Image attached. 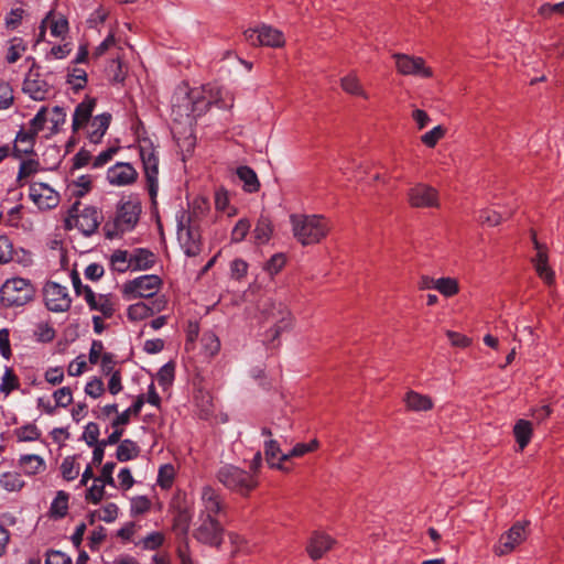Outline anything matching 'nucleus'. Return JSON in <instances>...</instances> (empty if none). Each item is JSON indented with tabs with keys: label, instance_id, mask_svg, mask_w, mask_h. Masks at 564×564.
Here are the masks:
<instances>
[{
	"label": "nucleus",
	"instance_id": "obj_47",
	"mask_svg": "<svg viewBox=\"0 0 564 564\" xmlns=\"http://www.w3.org/2000/svg\"><path fill=\"white\" fill-rule=\"evenodd\" d=\"M19 379L11 368H6L4 373L1 378L0 392L6 397L9 395L13 390L18 389Z\"/></svg>",
	"mask_w": 564,
	"mask_h": 564
},
{
	"label": "nucleus",
	"instance_id": "obj_31",
	"mask_svg": "<svg viewBox=\"0 0 564 564\" xmlns=\"http://www.w3.org/2000/svg\"><path fill=\"white\" fill-rule=\"evenodd\" d=\"M264 455H265V460L271 468H276L280 470H284V471L289 470L283 465V463L285 460H279V457L283 454L281 453L280 446L276 441L269 440L268 442H265Z\"/></svg>",
	"mask_w": 564,
	"mask_h": 564
},
{
	"label": "nucleus",
	"instance_id": "obj_63",
	"mask_svg": "<svg viewBox=\"0 0 564 564\" xmlns=\"http://www.w3.org/2000/svg\"><path fill=\"white\" fill-rule=\"evenodd\" d=\"M99 437V427L96 423L90 422L85 426L83 433V440L87 443L88 446L97 445Z\"/></svg>",
	"mask_w": 564,
	"mask_h": 564
},
{
	"label": "nucleus",
	"instance_id": "obj_10",
	"mask_svg": "<svg viewBox=\"0 0 564 564\" xmlns=\"http://www.w3.org/2000/svg\"><path fill=\"white\" fill-rule=\"evenodd\" d=\"M226 502L218 489L209 484L200 487L198 491V514L218 518L225 511Z\"/></svg>",
	"mask_w": 564,
	"mask_h": 564
},
{
	"label": "nucleus",
	"instance_id": "obj_45",
	"mask_svg": "<svg viewBox=\"0 0 564 564\" xmlns=\"http://www.w3.org/2000/svg\"><path fill=\"white\" fill-rule=\"evenodd\" d=\"M175 478V468L171 464H165L160 467L158 473L156 484L162 489H170Z\"/></svg>",
	"mask_w": 564,
	"mask_h": 564
},
{
	"label": "nucleus",
	"instance_id": "obj_30",
	"mask_svg": "<svg viewBox=\"0 0 564 564\" xmlns=\"http://www.w3.org/2000/svg\"><path fill=\"white\" fill-rule=\"evenodd\" d=\"M532 432L533 429L530 421L520 419L516 422L513 426V435L521 451L530 443Z\"/></svg>",
	"mask_w": 564,
	"mask_h": 564
},
{
	"label": "nucleus",
	"instance_id": "obj_11",
	"mask_svg": "<svg viewBox=\"0 0 564 564\" xmlns=\"http://www.w3.org/2000/svg\"><path fill=\"white\" fill-rule=\"evenodd\" d=\"M43 297L46 308L53 313H65L72 306V297L67 288L53 281L45 283Z\"/></svg>",
	"mask_w": 564,
	"mask_h": 564
},
{
	"label": "nucleus",
	"instance_id": "obj_48",
	"mask_svg": "<svg viewBox=\"0 0 564 564\" xmlns=\"http://www.w3.org/2000/svg\"><path fill=\"white\" fill-rule=\"evenodd\" d=\"M286 257L284 253L273 254L263 265V270L270 275H276L285 265Z\"/></svg>",
	"mask_w": 564,
	"mask_h": 564
},
{
	"label": "nucleus",
	"instance_id": "obj_26",
	"mask_svg": "<svg viewBox=\"0 0 564 564\" xmlns=\"http://www.w3.org/2000/svg\"><path fill=\"white\" fill-rule=\"evenodd\" d=\"M341 89L352 96L368 99V94L364 89V86L356 72H350L340 78Z\"/></svg>",
	"mask_w": 564,
	"mask_h": 564
},
{
	"label": "nucleus",
	"instance_id": "obj_43",
	"mask_svg": "<svg viewBox=\"0 0 564 564\" xmlns=\"http://www.w3.org/2000/svg\"><path fill=\"white\" fill-rule=\"evenodd\" d=\"M66 121V111L64 108L59 106H55L51 109H48L47 115V122L51 123V132L56 133L58 132L59 128L65 123Z\"/></svg>",
	"mask_w": 564,
	"mask_h": 564
},
{
	"label": "nucleus",
	"instance_id": "obj_35",
	"mask_svg": "<svg viewBox=\"0 0 564 564\" xmlns=\"http://www.w3.org/2000/svg\"><path fill=\"white\" fill-rule=\"evenodd\" d=\"M237 176L243 183V189L249 193H254L259 189V181L256 172L248 166H240L237 169Z\"/></svg>",
	"mask_w": 564,
	"mask_h": 564
},
{
	"label": "nucleus",
	"instance_id": "obj_3",
	"mask_svg": "<svg viewBox=\"0 0 564 564\" xmlns=\"http://www.w3.org/2000/svg\"><path fill=\"white\" fill-rule=\"evenodd\" d=\"M294 238L302 246L319 243L330 231V223L322 215L293 214L290 216Z\"/></svg>",
	"mask_w": 564,
	"mask_h": 564
},
{
	"label": "nucleus",
	"instance_id": "obj_20",
	"mask_svg": "<svg viewBox=\"0 0 564 564\" xmlns=\"http://www.w3.org/2000/svg\"><path fill=\"white\" fill-rule=\"evenodd\" d=\"M335 544V540L328 534L315 532L312 534L306 546L311 558L318 560L328 552Z\"/></svg>",
	"mask_w": 564,
	"mask_h": 564
},
{
	"label": "nucleus",
	"instance_id": "obj_25",
	"mask_svg": "<svg viewBox=\"0 0 564 564\" xmlns=\"http://www.w3.org/2000/svg\"><path fill=\"white\" fill-rule=\"evenodd\" d=\"M434 289L437 290L441 294L446 297L453 296L458 293V283L455 279L452 278H441V279H429L425 276V290Z\"/></svg>",
	"mask_w": 564,
	"mask_h": 564
},
{
	"label": "nucleus",
	"instance_id": "obj_32",
	"mask_svg": "<svg viewBox=\"0 0 564 564\" xmlns=\"http://www.w3.org/2000/svg\"><path fill=\"white\" fill-rule=\"evenodd\" d=\"M132 270H148L153 267L155 256L147 249H137L130 254Z\"/></svg>",
	"mask_w": 564,
	"mask_h": 564
},
{
	"label": "nucleus",
	"instance_id": "obj_13",
	"mask_svg": "<svg viewBox=\"0 0 564 564\" xmlns=\"http://www.w3.org/2000/svg\"><path fill=\"white\" fill-rule=\"evenodd\" d=\"M140 156L143 163L150 195L154 197L158 192L159 158L151 144L140 147Z\"/></svg>",
	"mask_w": 564,
	"mask_h": 564
},
{
	"label": "nucleus",
	"instance_id": "obj_49",
	"mask_svg": "<svg viewBox=\"0 0 564 564\" xmlns=\"http://www.w3.org/2000/svg\"><path fill=\"white\" fill-rule=\"evenodd\" d=\"M91 187V177L89 175H82L73 181L68 188L76 197H82L89 192Z\"/></svg>",
	"mask_w": 564,
	"mask_h": 564
},
{
	"label": "nucleus",
	"instance_id": "obj_6",
	"mask_svg": "<svg viewBox=\"0 0 564 564\" xmlns=\"http://www.w3.org/2000/svg\"><path fill=\"white\" fill-rule=\"evenodd\" d=\"M217 480L228 490L249 495L258 486L257 478L242 468L227 464L221 466L216 473Z\"/></svg>",
	"mask_w": 564,
	"mask_h": 564
},
{
	"label": "nucleus",
	"instance_id": "obj_64",
	"mask_svg": "<svg viewBox=\"0 0 564 564\" xmlns=\"http://www.w3.org/2000/svg\"><path fill=\"white\" fill-rule=\"evenodd\" d=\"M45 564H73L72 558L64 552L51 551L46 555Z\"/></svg>",
	"mask_w": 564,
	"mask_h": 564
},
{
	"label": "nucleus",
	"instance_id": "obj_33",
	"mask_svg": "<svg viewBox=\"0 0 564 564\" xmlns=\"http://www.w3.org/2000/svg\"><path fill=\"white\" fill-rule=\"evenodd\" d=\"M43 24H48L51 34L55 37H63L68 32V21L65 17H56L50 11L43 19Z\"/></svg>",
	"mask_w": 564,
	"mask_h": 564
},
{
	"label": "nucleus",
	"instance_id": "obj_58",
	"mask_svg": "<svg viewBox=\"0 0 564 564\" xmlns=\"http://www.w3.org/2000/svg\"><path fill=\"white\" fill-rule=\"evenodd\" d=\"M248 272V263L242 259H235L230 263V275L232 279L240 281Z\"/></svg>",
	"mask_w": 564,
	"mask_h": 564
},
{
	"label": "nucleus",
	"instance_id": "obj_34",
	"mask_svg": "<svg viewBox=\"0 0 564 564\" xmlns=\"http://www.w3.org/2000/svg\"><path fill=\"white\" fill-rule=\"evenodd\" d=\"M23 90L33 100L42 101L46 98L48 89L47 85L43 80L28 79L24 82Z\"/></svg>",
	"mask_w": 564,
	"mask_h": 564
},
{
	"label": "nucleus",
	"instance_id": "obj_52",
	"mask_svg": "<svg viewBox=\"0 0 564 564\" xmlns=\"http://www.w3.org/2000/svg\"><path fill=\"white\" fill-rule=\"evenodd\" d=\"M119 508L116 503L109 502L96 511V514L99 520L111 523L118 518Z\"/></svg>",
	"mask_w": 564,
	"mask_h": 564
},
{
	"label": "nucleus",
	"instance_id": "obj_40",
	"mask_svg": "<svg viewBox=\"0 0 564 564\" xmlns=\"http://www.w3.org/2000/svg\"><path fill=\"white\" fill-rule=\"evenodd\" d=\"M68 510V495L65 491H58L56 497L51 503L50 513L55 519H61L66 516Z\"/></svg>",
	"mask_w": 564,
	"mask_h": 564
},
{
	"label": "nucleus",
	"instance_id": "obj_38",
	"mask_svg": "<svg viewBox=\"0 0 564 564\" xmlns=\"http://www.w3.org/2000/svg\"><path fill=\"white\" fill-rule=\"evenodd\" d=\"M24 485V480L17 471H8L0 477V486L9 492L20 491Z\"/></svg>",
	"mask_w": 564,
	"mask_h": 564
},
{
	"label": "nucleus",
	"instance_id": "obj_12",
	"mask_svg": "<svg viewBox=\"0 0 564 564\" xmlns=\"http://www.w3.org/2000/svg\"><path fill=\"white\" fill-rule=\"evenodd\" d=\"M141 204L137 198L121 200L118 205L116 227L120 231L131 230L139 221Z\"/></svg>",
	"mask_w": 564,
	"mask_h": 564
},
{
	"label": "nucleus",
	"instance_id": "obj_41",
	"mask_svg": "<svg viewBox=\"0 0 564 564\" xmlns=\"http://www.w3.org/2000/svg\"><path fill=\"white\" fill-rule=\"evenodd\" d=\"M319 446L317 440H312L310 443H297L290 453L283 454L279 457V460H289L291 457H301L307 453L314 452Z\"/></svg>",
	"mask_w": 564,
	"mask_h": 564
},
{
	"label": "nucleus",
	"instance_id": "obj_37",
	"mask_svg": "<svg viewBox=\"0 0 564 564\" xmlns=\"http://www.w3.org/2000/svg\"><path fill=\"white\" fill-rule=\"evenodd\" d=\"M215 208L217 212L224 213L228 217H232L237 214L236 207L230 205L228 191L223 187L215 192Z\"/></svg>",
	"mask_w": 564,
	"mask_h": 564
},
{
	"label": "nucleus",
	"instance_id": "obj_17",
	"mask_svg": "<svg viewBox=\"0 0 564 564\" xmlns=\"http://www.w3.org/2000/svg\"><path fill=\"white\" fill-rule=\"evenodd\" d=\"M527 538L525 524L521 522L514 523L499 540L495 551L497 555H506L514 550L517 545Z\"/></svg>",
	"mask_w": 564,
	"mask_h": 564
},
{
	"label": "nucleus",
	"instance_id": "obj_60",
	"mask_svg": "<svg viewBox=\"0 0 564 564\" xmlns=\"http://www.w3.org/2000/svg\"><path fill=\"white\" fill-rule=\"evenodd\" d=\"M13 257V246L10 239L1 235L0 236V263H8Z\"/></svg>",
	"mask_w": 564,
	"mask_h": 564
},
{
	"label": "nucleus",
	"instance_id": "obj_18",
	"mask_svg": "<svg viewBox=\"0 0 564 564\" xmlns=\"http://www.w3.org/2000/svg\"><path fill=\"white\" fill-rule=\"evenodd\" d=\"M84 300L90 310L99 312L105 318L111 317L115 313V302L108 294H96L90 288H85Z\"/></svg>",
	"mask_w": 564,
	"mask_h": 564
},
{
	"label": "nucleus",
	"instance_id": "obj_55",
	"mask_svg": "<svg viewBox=\"0 0 564 564\" xmlns=\"http://www.w3.org/2000/svg\"><path fill=\"white\" fill-rule=\"evenodd\" d=\"M48 108L43 106L39 109L37 113L30 121V130L33 133H39L44 129L45 123L47 122Z\"/></svg>",
	"mask_w": 564,
	"mask_h": 564
},
{
	"label": "nucleus",
	"instance_id": "obj_4",
	"mask_svg": "<svg viewBox=\"0 0 564 564\" xmlns=\"http://www.w3.org/2000/svg\"><path fill=\"white\" fill-rule=\"evenodd\" d=\"M33 282L21 276L7 279L0 288V301L6 307H21L35 299Z\"/></svg>",
	"mask_w": 564,
	"mask_h": 564
},
{
	"label": "nucleus",
	"instance_id": "obj_1",
	"mask_svg": "<svg viewBox=\"0 0 564 564\" xmlns=\"http://www.w3.org/2000/svg\"><path fill=\"white\" fill-rule=\"evenodd\" d=\"M212 105L227 106L223 104V90L217 85L208 84L193 89L181 86L173 96L172 116L175 121L191 124Z\"/></svg>",
	"mask_w": 564,
	"mask_h": 564
},
{
	"label": "nucleus",
	"instance_id": "obj_8",
	"mask_svg": "<svg viewBox=\"0 0 564 564\" xmlns=\"http://www.w3.org/2000/svg\"><path fill=\"white\" fill-rule=\"evenodd\" d=\"M194 536L204 544L218 547L223 542L224 528L218 518L198 514Z\"/></svg>",
	"mask_w": 564,
	"mask_h": 564
},
{
	"label": "nucleus",
	"instance_id": "obj_50",
	"mask_svg": "<svg viewBox=\"0 0 564 564\" xmlns=\"http://www.w3.org/2000/svg\"><path fill=\"white\" fill-rule=\"evenodd\" d=\"M105 486L106 484L94 478L93 485L87 489L85 499L94 505L99 503L105 496Z\"/></svg>",
	"mask_w": 564,
	"mask_h": 564
},
{
	"label": "nucleus",
	"instance_id": "obj_54",
	"mask_svg": "<svg viewBox=\"0 0 564 564\" xmlns=\"http://www.w3.org/2000/svg\"><path fill=\"white\" fill-rule=\"evenodd\" d=\"M53 398L55 406L66 408L73 402L72 389L69 387L59 388L53 392Z\"/></svg>",
	"mask_w": 564,
	"mask_h": 564
},
{
	"label": "nucleus",
	"instance_id": "obj_29",
	"mask_svg": "<svg viewBox=\"0 0 564 564\" xmlns=\"http://www.w3.org/2000/svg\"><path fill=\"white\" fill-rule=\"evenodd\" d=\"M209 212V202L203 196L195 197L189 204L187 212H182L180 215H188L192 223L198 224L199 220Z\"/></svg>",
	"mask_w": 564,
	"mask_h": 564
},
{
	"label": "nucleus",
	"instance_id": "obj_42",
	"mask_svg": "<svg viewBox=\"0 0 564 564\" xmlns=\"http://www.w3.org/2000/svg\"><path fill=\"white\" fill-rule=\"evenodd\" d=\"M26 51L25 42L20 37H13L9 41L6 59L8 63H15Z\"/></svg>",
	"mask_w": 564,
	"mask_h": 564
},
{
	"label": "nucleus",
	"instance_id": "obj_14",
	"mask_svg": "<svg viewBox=\"0 0 564 564\" xmlns=\"http://www.w3.org/2000/svg\"><path fill=\"white\" fill-rule=\"evenodd\" d=\"M161 279L155 274L139 276L124 285V293L133 297H151L160 289Z\"/></svg>",
	"mask_w": 564,
	"mask_h": 564
},
{
	"label": "nucleus",
	"instance_id": "obj_51",
	"mask_svg": "<svg viewBox=\"0 0 564 564\" xmlns=\"http://www.w3.org/2000/svg\"><path fill=\"white\" fill-rule=\"evenodd\" d=\"M151 501L147 496H135L130 499V512L132 516H140L148 512Z\"/></svg>",
	"mask_w": 564,
	"mask_h": 564
},
{
	"label": "nucleus",
	"instance_id": "obj_15",
	"mask_svg": "<svg viewBox=\"0 0 564 564\" xmlns=\"http://www.w3.org/2000/svg\"><path fill=\"white\" fill-rule=\"evenodd\" d=\"M138 178V172L128 162H117L107 170V181L112 186H129Z\"/></svg>",
	"mask_w": 564,
	"mask_h": 564
},
{
	"label": "nucleus",
	"instance_id": "obj_23",
	"mask_svg": "<svg viewBox=\"0 0 564 564\" xmlns=\"http://www.w3.org/2000/svg\"><path fill=\"white\" fill-rule=\"evenodd\" d=\"M19 467L28 476H34L45 471L46 463L44 458L35 454L21 455L19 458Z\"/></svg>",
	"mask_w": 564,
	"mask_h": 564
},
{
	"label": "nucleus",
	"instance_id": "obj_61",
	"mask_svg": "<svg viewBox=\"0 0 564 564\" xmlns=\"http://www.w3.org/2000/svg\"><path fill=\"white\" fill-rule=\"evenodd\" d=\"M104 392V382L99 378H93L85 386V393L94 399L101 397Z\"/></svg>",
	"mask_w": 564,
	"mask_h": 564
},
{
	"label": "nucleus",
	"instance_id": "obj_19",
	"mask_svg": "<svg viewBox=\"0 0 564 564\" xmlns=\"http://www.w3.org/2000/svg\"><path fill=\"white\" fill-rule=\"evenodd\" d=\"M533 243L536 250V254L532 259L535 271L545 283L552 284L554 281V272L547 264L549 257L546 247L538 241L535 235H533Z\"/></svg>",
	"mask_w": 564,
	"mask_h": 564
},
{
	"label": "nucleus",
	"instance_id": "obj_16",
	"mask_svg": "<svg viewBox=\"0 0 564 564\" xmlns=\"http://www.w3.org/2000/svg\"><path fill=\"white\" fill-rule=\"evenodd\" d=\"M29 196L40 209H52L59 202L58 193L45 183H33Z\"/></svg>",
	"mask_w": 564,
	"mask_h": 564
},
{
	"label": "nucleus",
	"instance_id": "obj_21",
	"mask_svg": "<svg viewBox=\"0 0 564 564\" xmlns=\"http://www.w3.org/2000/svg\"><path fill=\"white\" fill-rule=\"evenodd\" d=\"M164 304V301L155 303L154 306H150L145 302L131 304L127 310L128 318L133 322L145 319L152 316L155 312L161 311Z\"/></svg>",
	"mask_w": 564,
	"mask_h": 564
},
{
	"label": "nucleus",
	"instance_id": "obj_53",
	"mask_svg": "<svg viewBox=\"0 0 564 564\" xmlns=\"http://www.w3.org/2000/svg\"><path fill=\"white\" fill-rule=\"evenodd\" d=\"M249 230L250 221L247 218L239 219L231 231V241L241 242L247 237Z\"/></svg>",
	"mask_w": 564,
	"mask_h": 564
},
{
	"label": "nucleus",
	"instance_id": "obj_59",
	"mask_svg": "<svg viewBox=\"0 0 564 564\" xmlns=\"http://www.w3.org/2000/svg\"><path fill=\"white\" fill-rule=\"evenodd\" d=\"M502 216L491 209H482L479 212L478 221L482 225L497 226L501 223Z\"/></svg>",
	"mask_w": 564,
	"mask_h": 564
},
{
	"label": "nucleus",
	"instance_id": "obj_5",
	"mask_svg": "<svg viewBox=\"0 0 564 564\" xmlns=\"http://www.w3.org/2000/svg\"><path fill=\"white\" fill-rule=\"evenodd\" d=\"M102 219L101 213L93 206H83L75 202L67 212L64 219L65 228L68 230L78 229L83 235H93Z\"/></svg>",
	"mask_w": 564,
	"mask_h": 564
},
{
	"label": "nucleus",
	"instance_id": "obj_56",
	"mask_svg": "<svg viewBox=\"0 0 564 564\" xmlns=\"http://www.w3.org/2000/svg\"><path fill=\"white\" fill-rule=\"evenodd\" d=\"M446 131V127L438 124L432 130L425 132V147L434 148L436 143L444 138Z\"/></svg>",
	"mask_w": 564,
	"mask_h": 564
},
{
	"label": "nucleus",
	"instance_id": "obj_28",
	"mask_svg": "<svg viewBox=\"0 0 564 564\" xmlns=\"http://www.w3.org/2000/svg\"><path fill=\"white\" fill-rule=\"evenodd\" d=\"M36 135L37 134L33 133L32 130H21L15 137L14 154L20 158L23 154L31 153L33 151L34 140Z\"/></svg>",
	"mask_w": 564,
	"mask_h": 564
},
{
	"label": "nucleus",
	"instance_id": "obj_9",
	"mask_svg": "<svg viewBox=\"0 0 564 564\" xmlns=\"http://www.w3.org/2000/svg\"><path fill=\"white\" fill-rule=\"evenodd\" d=\"M246 40L253 46L283 47L285 37L282 31L268 24L250 28L245 31Z\"/></svg>",
	"mask_w": 564,
	"mask_h": 564
},
{
	"label": "nucleus",
	"instance_id": "obj_44",
	"mask_svg": "<svg viewBox=\"0 0 564 564\" xmlns=\"http://www.w3.org/2000/svg\"><path fill=\"white\" fill-rule=\"evenodd\" d=\"M79 471L80 466L76 463V458L74 456H67L63 459L61 464V473L65 480H74L79 475Z\"/></svg>",
	"mask_w": 564,
	"mask_h": 564
},
{
	"label": "nucleus",
	"instance_id": "obj_7",
	"mask_svg": "<svg viewBox=\"0 0 564 564\" xmlns=\"http://www.w3.org/2000/svg\"><path fill=\"white\" fill-rule=\"evenodd\" d=\"M177 239L186 256L195 257L199 253V225L192 223L188 215L177 216Z\"/></svg>",
	"mask_w": 564,
	"mask_h": 564
},
{
	"label": "nucleus",
	"instance_id": "obj_24",
	"mask_svg": "<svg viewBox=\"0 0 564 564\" xmlns=\"http://www.w3.org/2000/svg\"><path fill=\"white\" fill-rule=\"evenodd\" d=\"M32 336L39 343H52L56 337V330L51 318L37 321L33 326Z\"/></svg>",
	"mask_w": 564,
	"mask_h": 564
},
{
	"label": "nucleus",
	"instance_id": "obj_46",
	"mask_svg": "<svg viewBox=\"0 0 564 564\" xmlns=\"http://www.w3.org/2000/svg\"><path fill=\"white\" fill-rule=\"evenodd\" d=\"M130 254L126 250H116L111 254V264L115 270L119 272H126L127 270H132V262H130Z\"/></svg>",
	"mask_w": 564,
	"mask_h": 564
},
{
	"label": "nucleus",
	"instance_id": "obj_39",
	"mask_svg": "<svg viewBox=\"0 0 564 564\" xmlns=\"http://www.w3.org/2000/svg\"><path fill=\"white\" fill-rule=\"evenodd\" d=\"M140 453L139 446L131 440H123L116 452V457L119 462H128L138 457Z\"/></svg>",
	"mask_w": 564,
	"mask_h": 564
},
{
	"label": "nucleus",
	"instance_id": "obj_2",
	"mask_svg": "<svg viewBox=\"0 0 564 564\" xmlns=\"http://www.w3.org/2000/svg\"><path fill=\"white\" fill-rule=\"evenodd\" d=\"M95 107L96 99L93 97H86L76 106L72 126L74 131L86 128L87 138L90 142L97 144L102 140L109 128L111 115L109 112H104L91 117Z\"/></svg>",
	"mask_w": 564,
	"mask_h": 564
},
{
	"label": "nucleus",
	"instance_id": "obj_62",
	"mask_svg": "<svg viewBox=\"0 0 564 564\" xmlns=\"http://www.w3.org/2000/svg\"><path fill=\"white\" fill-rule=\"evenodd\" d=\"M404 403L408 411H421L423 409V398L414 391H409L405 394Z\"/></svg>",
	"mask_w": 564,
	"mask_h": 564
},
{
	"label": "nucleus",
	"instance_id": "obj_27",
	"mask_svg": "<svg viewBox=\"0 0 564 564\" xmlns=\"http://www.w3.org/2000/svg\"><path fill=\"white\" fill-rule=\"evenodd\" d=\"M273 234V227L271 220L265 216H260L252 236L256 245H265L270 241Z\"/></svg>",
	"mask_w": 564,
	"mask_h": 564
},
{
	"label": "nucleus",
	"instance_id": "obj_57",
	"mask_svg": "<svg viewBox=\"0 0 564 564\" xmlns=\"http://www.w3.org/2000/svg\"><path fill=\"white\" fill-rule=\"evenodd\" d=\"M164 542V535L161 532H151L143 538L139 544L145 550H155Z\"/></svg>",
	"mask_w": 564,
	"mask_h": 564
},
{
	"label": "nucleus",
	"instance_id": "obj_36",
	"mask_svg": "<svg viewBox=\"0 0 564 564\" xmlns=\"http://www.w3.org/2000/svg\"><path fill=\"white\" fill-rule=\"evenodd\" d=\"M143 404L144 398L143 395H139L131 406H129L127 410H124L123 412L116 416V419L112 421V427H118L128 424L131 415L137 416L140 414Z\"/></svg>",
	"mask_w": 564,
	"mask_h": 564
},
{
	"label": "nucleus",
	"instance_id": "obj_22",
	"mask_svg": "<svg viewBox=\"0 0 564 564\" xmlns=\"http://www.w3.org/2000/svg\"><path fill=\"white\" fill-rule=\"evenodd\" d=\"M395 67L402 75H417L423 69V63L421 58H414L406 54H394Z\"/></svg>",
	"mask_w": 564,
	"mask_h": 564
}]
</instances>
